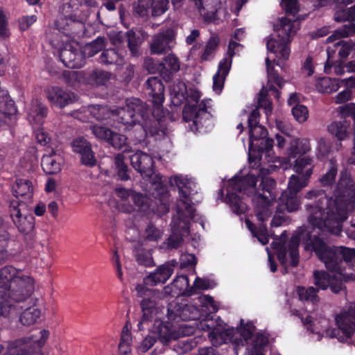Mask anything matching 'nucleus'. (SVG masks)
I'll list each match as a JSON object with an SVG mask.
<instances>
[{"label":"nucleus","instance_id":"obj_1","mask_svg":"<svg viewBox=\"0 0 355 355\" xmlns=\"http://www.w3.org/2000/svg\"><path fill=\"white\" fill-rule=\"evenodd\" d=\"M180 96L185 102L182 113L185 128L195 133L211 132L214 126L213 115L208 110L211 107V100L205 99L199 103L200 92L193 85H187L179 80Z\"/></svg>","mask_w":355,"mask_h":355},{"label":"nucleus","instance_id":"obj_2","mask_svg":"<svg viewBox=\"0 0 355 355\" xmlns=\"http://www.w3.org/2000/svg\"><path fill=\"white\" fill-rule=\"evenodd\" d=\"M198 193L196 179L179 174V248L184 236L190 234L191 221L195 218L193 196Z\"/></svg>","mask_w":355,"mask_h":355},{"label":"nucleus","instance_id":"obj_3","mask_svg":"<svg viewBox=\"0 0 355 355\" xmlns=\"http://www.w3.org/2000/svg\"><path fill=\"white\" fill-rule=\"evenodd\" d=\"M319 200L316 202L306 205L309 225L312 229H318L319 232L328 230L334 234L338 235L342 231V223L345 220H340L337 217V207L330 201L325 205Z\"/></svg>","mask_w":355,"mask_h":355},{"label":"nucleus","instance_id":"obj_4","mask_svg":"<svg viewBox=\"0 0 355 355\" xmlns=\"http://www.w3.org/2000/svg\"><path fill=\"white\" fill-rule=\"evenodd\" d=\"M259 176L248 173L246 175L240 176L235 175L230 180L225 197V202L231 207L232 211L236 215H241L245 212L247 206L235 191L242 193L248 196L255 195L257 192V183Z\"/></svg>","mask_w":355,"mask_h":355},{"label":"nucleus","instance_id":"obj_5","mask_svg":"<svg viewBox=\"0 0 355 355\" xmlns=\"http://www.w3.org/2000/svg\"><path fill=\"white\" fill-rule=\"evenodd\" d=\"M49 336V331L43 329L38 335L33 334L28 338H24L9 343L7 352L3 355H42V347ZM3 346L0 345V354Z\"/></svg>","mask_w":355,"mask_h":355},{"label":"nucleus","instance_id":"obj_6","mask_svg":"<svg viewBox=\"0 0 355 355\" xmlns=\"http://www.w3.org/2000/svg\"><path fill=\"white\" fill-rule=\"evenodd\" d=\"M355 200V181L351 176L342 173L335 191V199L331 202L337 207L338 219H347V209L349 203Z\"/></svg>","mask_w":355,"mask_h":355},{"label":"nucleus","instance_id":"obj_7","mask_svg":"<svg viewBox=\"0 0 355 355\" xmlns=\"http://www.w3.org/2000/svg\"><path fill=\"white\" fill-rule=\"evenodd\" d=\"M287 17L279 19V27L277 28V35L267 40L266 46L268 51L273 53H279L285 60L288 59L290 49L288 43L290 37L295 33L293 31V22Z\"/></svg>","mask_w":355,"mask_h":355},{"label":"nucleus","instance_id":"obj_8","mask_svg":"<svg viewBox=\"0 0 355 355\" xmlns=\"http://www.w3.org/2000/svg\"><path fill=\"white\" fill-rule=\"evenodd\" d=\"M114 119L128 128L140 123V118L144 119L147 109L140 99L132 98L126 100L125 106L114 110Z\"/></svg>","mask_w":355,"mask_h":355},{"label":"nucleus","instance_id":"obj_9","mask_svg":"<svg viewBox=\"0 0 355 355\" xmlns=\"http://www.w3.org/2000/svg\"><path fill=\"white\" fill-rule=\"evenodd\" d=\"M22 271L12 266H7L0 269V315H8L13 313L17 306L15 304L4 305L7 302L6 296L11 284Z\"/></svg>","mask_w":355,"mask_h":355},{"label":"nucleus","instance_id":"obj_10","mask_svg":"<svg viewBox=\"0 0 355 355\" xmlns=\"http://www.w3.org/2000/svg\"><path fill=\"white\" fill-rule=\"evenodd\" d=\"M336 324L338 328L329 329L327 334L332 338H336L340 343L347 342L355 333V311H349L338 315Z\"/></svg>","mask_w":355,"mask_h":355},{"label":"nucleus","instance_id":"obj_11","mask_svg":"<svg viewBox=\"0 0 355 355\" xmlns=\"http://www.w3.org/2000/svg\"><path fill=\"white\" fill-rule=\"evenodd\" d=\"M34 291V279L25 275L23 271L17 279L11 284L6 296L7 302L4 305L12 304L11 300L16 302H24L27 300Z\"/></svg>","mask_w":355,"mask_h":355},{"label":"nucleus","instance_id":"obj_12","mask_svg":"<svg viewBox=\"0 0 355 355\" xmlns=\"http://www.w3.org/2000/svg\"><path fill=\"white\" fill-rule=\"evenodd\" d=\"M137 296L144 297L140 304L143 311L142 320L139 326L145 320H149L152 315L157 313V298H159L160 293L158 290L150 289L143 284H138L135 287Z\"/></svg>","mask_w":355,"mask_h":355},{"label":"nucleus","instance_id":"obj_13","mask_svg":"<svg viewBox=\"0 0 355 355\" xmlns=\"http://www.w3.org/2000/svg\"><path fill=\"white\" fill-rule=\"evenodd\" d=\"M26 207L24 203H19V201L13 200L10 205V215L19 231L26 234L34 228V218L31 215L24 213Z\"/></svg>","mask_w":355,"mask_h":355},{"label":"nucleus","instance_id":"obj_14","mask_svg":"<svg viewBox=\"0 0 355 355\" xmlns=\"http://www.w3.org/2000/svg\"><path fill=\"white\" fill-rule=\"evenodd\" d=\"M148 94L152 98L153 105V115L160 117L163 115V102L164 101V87L161 79L157 76L148 78L146 82Z\"/></svg>","mask_w":355,"mask_h":355},{"label":"nucleus","instance_id":"obj_15","mask_svg":"<svg viewBox=\"0 0 355 355\" xmlns=\"http://www.w3.org/2000/svg\"><path fill=\"white\" fill-rule=\"evenodd\" d=\"M341 39L342 38L338 39L339 41L334 44L335 49L331 50L330 47H329L327 49L328 58L324 64V71L326 73H328V70H330L331 68L334 66L335 67V71L337 73H340L342 74L343 73V69L342 67L343 62L340 61L339 63H338V64H336L337 62L334 63L333 61H331V53H334L335 51H338L339 57L341 59H345L354 50H355L354 42H353L352 40H344Z\"/></svg>","mask_w":355,"mask_h":355},{"label":"nucleus","instance_id":"obj_16","mask_svg":"<svg viewBox=\"0 0 355 355\" xmlns=\"http://www.w3.org/2000/svg\"><path fill=\"white\" fill-rule=\"evenodd\" d=\"M59 56L64 65L69 68H80L85 64L84 54L76 42L66 44Z\"/></svg>","mask_w":355,"mask_h":355},{"label":"nucleus","instance_id":"obj_17","mask_svg":"<svg viewBox=\"0 0 355 355\" xmlns=\"http://www.w3.org/2000/svg\"><path fill=\"white\" fill-rule=\"evenodd\" d=\"M46 98L55 107L62 109L77 101V96L72 92L58 86L48 88L45 91Z\"/></svg>","mask_w":355,"mask_h":355},{"label":"nucleus","instance_id":"obj_18","mask_svg":"<svg viewBox=\"0 0 355 355\" xmlns=\"http://www.w3.org/2000/svg\"><path fill=\"white\" fill-rule=\"evenodd\" d=\"M175 33L171 28H168L154 36L150 44V51L154 54H162L175 45Z\"/></svg>","mask_w":355,"mask_h":355},{"label":"nucleus","instance_id":"obj_19","mask_svg":"<svg viewBox=\"0 0 355 355\" xmlns=\"http://www.w3.org/2000/svg\"><path fill=\"white\" fill-rule=\"evenodd\" d=\"M73 150L80 155L81 163L87 166H94L96 164L95 153L92 149L91 144L84 139L79 137L71 143Z\"/></svg>","mask_w":355,"mask_h":355},{"label":"nucleus","instance_id":"obj_20","mask_svg":"<svg viewBox=\"0 0 355 355\" xmlns=\"http://www.w3.org/2000/svg\"><path fill=\"white\" fill-rule=\"evenodd\" d=\"M130 163L132 167L142 175L151 177L154 173V161L147 153L138 150L130 156Z\"/></svg>","mask_w":355,"mask_h":355},{"label":"nucleus","instance_id":"obj_21","mask_svg":"<svg viewBox=\"0 0 355 355\" xmlns=\"http://www.w3.org/2000/svg\"><path fill=\"white\" fill-rule=\"evenodd\" d=\"M152 332L158 335L157 338L164 346L169 345L172 340H176L178 339L176 327L169 321L163 322L159 320H156L154 323Z\"/></svg>","mask_w":355,"mask_h":355},{"label":"nucleus","instance_id":"obj_22","mask_svg":"<svg viewBox=\"0 0 355 355\" xmlns=\"http://www.w3.org/2000/svg\"><path fill=\"white\" fill-rule=\"evenodd\" d=\"M179 296L180 295L185 296H191L196 293V289L208 290L211 288L210 281L207 279H203L197 277L195 279L193 286H190L188 275H184L179 272Z\"/></svg>","mask_w":355,"mask_h":355},{"label":"nucleus","instance_id":"obj_23","mask_svg":"<svg viewBox=\"0 0 355 355\" xmlns=\"http://www.w3.org/2000/svg\"><path fill=\"white\" fill-rule=\"evenodd\" d=\"M324 263L326 268L332 272L343 275L345 270V266L340 265V259L337 246H329L318 258Z\"/></svg>","mask_w":355,"mask_h":355},{"label":"nucleus","instance_id":"obj_24","mask_svg":"<svg viewBox=\"0 0 355 355\" xmlns=\"http://www.w3.org/2000/svg\"><path fill=\"white\" fill-rule=\"evenodd\" d=\"M174 264L166 263L158 267L154 272L144 279V286H155L165 283L174 271Z\"/></svg>","mask_w":355,"mask_h":355},{"label":"nucleus","instance_id":"obj_25","mask_svg":"<svg viewBox=\"0 0 355 355\" xmlns=\"http://www.w3.org/2000/svg\"><path fill=\"white\" fill-rule=\"evenodd\" d=\"M64 160L60 154L54 150H47L42 158L41 165L47 174L58 173L63 166Z\"/></svg>","mask_w":355,"mask_h":355},{"label":"nucleus","instance_id":"obj_26","mask_svg":"<svg viewBox=\"0 0 355 355\" xmlns=\"http://www.w3.org/2000/svg\"><path fill=\"white\" fill-rule=\"evenodd\" d=\"M209 336L212 345L216 347L227 343L228 341L234 343L235 344L243 342L241 338H234V328H228L223 330L215 328L209 334Z\"/></svg>","mask_w":355,"mask_h":355},{"label":"nucleus","instance_id":"obj_27","mask_svg":"<svg viewBox=\"0 0 355 355\" xmlns=\"http://www.w3.org/2000/svg\"><path fill=\"white\" fill-rule=\"evenodd\" d=\"M277 202V211L279 213L295 211L301 205L297 194L293 195L292 192L288 191L282 193Z\"/></svg>","mask_w":355,"mask_h":355},{"label":"nucleus","instance_id":"obj_28","mask_svg":"<svg viewBox=\"0 0 355 355\" xmlns=\"http://www.w3.org/2000/svg\"><path fill=\"white\" fill-rule=\"evenodd\" d=\"M302 239L304 241V249L307 251L314 252L318 258L329 247L319 234H313L309 231L304 233Z\"/></svg>","mask_w":355,"mask_h":355},{"label":"nucleus","instance_id":"obj_29","mask_svg":"<svg viewBox=\"0 0 355 355\" xmlns=\"http://www.w3.org/2000/svg\"><path fill=\"white\" fill-rule=\"evenodd\" d=\"M252 201L254 204V211L257 220L261 222V224H264L271 216L272 211L270 209V206L272 204V201H268L264 194H259L254 196Z\"/></svg>","mask_w":355,"mask_h":355},{"label":"nucleus","instance_id":"obj_30","mask_svg":"<svg viewBox=\"0 0 355 355\" xmlns=\"http://www.w3.org/2000/svg\"><path fill=\"white\" fill-rule=\"evenodd\" d=\"M12 193L16 198H24L26 202H20L19 203H24L26 206L28 203L32 202L33 185L27 179H17L12 185Z\"/></svg>","mask_w":355,"mask_h":355},{"label":"nucleus","instance_id":"obj_31","mask_svg":"<svg viewBox=\"0 0 355 355\" xmlns=\"http://www.w3.org/2000/svg\"><path fill=\"white\" fill-rule=\"evenodd\" d=\"M340 107H338L339 113L343 118L342 121H335L331 122L327 127L330 134L334 135L339 141L345 140L349 137V129L351 125V121L347 120L348 116H343L340 112Z\"/></svg>","mask_w":355,"mask_h":355},{"label":"nucleus","instance_id":"obj_32","mask_svg":"<svg viewBox=\"0 0 355 355\" xmlns=\"http://www.w3.org/2000/svg\"><path fill=\"white\" fill-rule=\"evenodd\" d=\"M157 181L154 182V191L153 195L155 198L159 200L161 206V211L167 212L170 208L169 192L166 185L162 184V178L157 176Z\"/></svg>","mask_w":355,"mask_h":355},{"label":"nucleus","instance_id":"obj_33","mask_svg":"<svg viewBox=\"0 0 355 355\" xmlns=\"http://www.w3.org/2000/svg\"><path fill=\"white\" fill-rule=\"evenodd\" d=\"M312 175V168L306 169L304 173L301 175H292L290 177L288 189L286 191H291L293 195H297L305 187L307 186L309 180Z\"/></svg>","mask_w":355,"mask_h":355},{"label":"nucleus","instance_id":"obj_34","mask_svg":"<svg viewBox=\"0 0 355 355\" xmlns=\"http://www.w3.org/2000/svg\"><path fill=\"white\" fill-rule=\"evenodd\" d=\"M47 115V107L42 105L38 99L32 101L28 113V119L32 124L40 125Z\"/></svg>","mask_w":355,"mask_h":355},{"label":"nucleus","instance_id":"obj_35","mask_svg":"<svg viewBox=\"0 0 355 355\" xmlns=\"http://www.w3.org/2000/svg\"><path fill=\"white\" fill-rule=\"evenodd\" d=\"M310 150V144L307 139H297L290 143L287 155L291 160L305 155Z\"/></svg>","mask_w":355,"mask_h":355},{"label":"nucleus","instance_id":"obj_36","mask_svg":"<svg viewBox=\"0 0 355 355\" xmlns=\"http://www.w3.org/2000/svg\"><path fill=\"white\" fill-rule=\"evenodd\" d=\"M56 29L63 33L69 37H73L78 33L76 29L77 26H83V24L79 21L72 20L71 17H60L55 21Z\"/></svg>","mask_w":355,"mask_h":355},{"label":"nucleus","instance_id":"obj_37","mask_svg":"<svg viewBox=\"0 0 355 355\" xmlns=\"http://www.w3.org/2000/svg\"><path fill=\"white\" fill-rule=\"evenodd\" d=\"M275 187L276 182L273 178L270 177H263L261 178L258 189L259 191H261L262 192L260 193L257 190L254 196L259 194H264L267 198H268V201L275 202L277 198Z\"/></svg>","mask_w":355,"mask_h":355},{"label":"nucleus","instance_id":"obj_38","mask_svg":"<svg viewBox=\"0 0 355 355\" xmlns=\"http://www.w3.org/2000/svg\"><path fill=\"white\" fill-rule=\"evenodd\" d=\"M111 73L102 69H94L86 74L85 82L87 84L101 86L105 85L110 79Z\"/></svg>","mask_w":355,"mask_h":355},{"label":"nucleus","instance_id":"obj_39","mask_svg":"<svg viewBox=\"0 0 355 355\" xmlns=\"http://www.w3.org/2000/svg\"><path fill=\"white\" fill-rule=\"evenodd\" d=\"M131 202L133 205L130 203L128 205L127 207H124L123 211L130 213L135 210L146 211L150 206L149 199L146 196L135 191L132 194Z\"/></svg>","mask_w":355,"mask_h":355},{"label":"nucleus","instance_id":"obj_40","mask_svg":"<svg viewBox=\"0 0 355 355\" xmlns=\"http://www.w3.org/2000/svg\"><path fill=\"white\" fill-rule=\"evenodd\" d=\"M318 289L313 286L304 287L298 286L296 288V293L300 301L305 303L316 304L320 301L318 295Z\"/></svg>","mask_w":355,"mask_h":355},{"label":"nucleus","instance_id":"obj_41","mask_svg":"<svg viewBox=\"0 0 355 355\" xmlns=\"http://www.w3.org/2000/svg\"><path fill=\"white\" fill-rule=\"evenodd\" d=\"M87 110L94 118L100 121H107L114 118V110H111L107 105H89Z\"/></svg>","mask_w":355,"mask_h":355},{"label":"nucleus","instance_id":"obj_42","mask_svg":"<svg viewBox=\"0 0 355 355\" xmlns=\"http://www.w3.org/2000/svg\"><path fill=\"white\" fill-rule=\"evenodd\" d=\"M99 62L105 65H122L124 59L116 49H107L103 51L100 55Z\"/></svg>","mask_w":355,"mask_h":355},{"label":"nucleus","instance_id":"obj_43","mask_svg":"<svg viewBox=\"0 0 355 355\" xmlns=\"http://www.w3.org/2000/svg\"><path fill=\"white\" fill-rule=\"evenodd\" d=\"M338 80L329 77H322L316 80L315 88L320 93L331 94L339 89Z\"/></svg>","mask_w":355,"mask_h":355},{"label":"nucleus","instance_id":"obj_44","mask_svg":"<svg viewBox=\"0 0 355 355\" xmlns=\"http://www.w3.org/2000/svg\"><path fill=\"white\" fill-rule=\"evenodd\" d=\"M179 269H186L187 274L193 275L196 274V266L197 258L193 253L182 252L180 257Z\"/></svg>","mask_w":355,"mask_h":355},{"label":"nucleus","instance_id":"obj_45","mask_svg":"<svg viewBox=\"0 0 355 355\" xmlns=\"http://www.w3.org/2000/svg\"><path fill=\"white\" fill-rule=\"evenodd\" d=\"M220 44V37L217 34H213L206 42L204 50L200 58L202 61L210 60L213 58Z\"/></svg>","mask_w":355,"mask_h":355},{"label":"nucleus","instance_id":"obj_46","mask_svg":"<svg viewBox=\"0 0 355 355\" xmlns=\"http://www.w3.org/2000/svg\"><path fill=\"white\" fill-rule=\"evenodd\" d=\"M41 315L40 310L35 306H30L21 313L19 320L24 326L35 324Z\"/></svg>","mask_w":355,"mask_h":355},{"label":"nucleus","instance_id":"obj_47","mask_svg":"<svg viewBox=\"0 0 355 355\" xmlns=\"http://www.w3.org/2000/svg\"><path fill=\"white\" fill-rule=\"evenodd\" d=\"M105 46V38L103 37H98L91 43L85 45L82 50L85 59L90 58L96 55Z\"/></svg>","mask_w":355,"mask_h":355},{"label":"nucleus","instance_id":"obj_48","mask_svg":"<svg viewBox=\"0 0 355 355\" xmlns=\"http://www.w3.org/2000/svg\"><path fill=\"white\" fill-rule=\"evenodd\" d=\"M199 310L192 304L180 306L179 304V319L187 320H197L200 319Z\"/></svg>","mask_w":355,"mask_h":355},{"label":"nucleus","instance_id":"obj_49","mask_svg":"<svg viewBox=\"0 0 355 355\" xmlns=\"http://www.w3.org/2000/svg\"><path fill=\"white\" fill-rule=\"evenodd\" d=\"M355 33V23L350 22L348 25H344L341 28L336 30L327 39V42H333L338 39L347 37Z\"/></svg>","mask_w":355,"mask_h":355},{"label":"nucleus","instance_id":"obj_50","mask_svg":"<svg viewBox=\"0 0 355 355\" xmlns=\"http://www.w3.org/2000/svg\"><path fill=\"white\" fill-rule=\"evenodd\" d=\"M313 158L309 156H302L295 159L293 170L295 172L301 175L304 173L306 168H311L313 169Z\"/></svg>","mask_w":355,"mask_h":355},{"label":"nucleus","instance_id":"obj_51","mask_svg":"<svg viewBox=\"0 0 355 355\" xmlns=\"http://www.w3.org/2000/svg\"><path fill=\"white\" fill-rule=\"evenodd\" d=\"M125 37L127 38L128 46L133 56H137L139 54V46L141 41L139 37H137L136 33L130 30L126 32Z\"/></svg>","mask_w":355,"mask_h":355},{"label":"nucleus","instance_id":"obj_52","mask_svg":"<svg viewBox=\"0 0 355 355\" xmlns=\"http://www.w3.org/2000/svg\"><path fill=\"white\" fill-rule=\"evenodd\" d=\"M314 284L322 290L329 288L332 275L325 271L315 270L313 273Z\"/></svg>","mask_w":355,"mask_h":355},{"label":"nucleus","instance_id":"obj_53","mask_svg":"<svg viewBox=\"0 0 355 355\" xmlns=\"http://www.w3.org/2000/svg\"><path fill=\"white\" fill-rule=\"evenodd\" d=\"M114 164L117 170V174L121 180H128L130 178L128 175V166L124 163V156L118 154L114 158Z\"/></svg>","mask_w":355,"mask_h":355},{"label":"nucleus","instance_id":"obj_54","mask_svg":"<svg viewBox=\"0 0 355 355\" xmlns=\"http://www.w3.org/2000/svg\"><path fill=\"white\" fill-rule=\"evenodd\" d=\"M149 8H151L152 15L154 17L160 16L166 12L168 1V0H147Z\"/></svg>","mask_w":355,"mask_h":355},{"label":"nucleus","instance_id":"obj_55","mask_svg":"<svg viewBox=\"0 0 355 355\" xmlns=\"http://www.w3.org/2000/svg\"><path fill=\"white\" fill-rule=\"evenodd\" d=\"M255 329V326L251 322L245 323L244 320L241 319L240 325L237 327V331L245 340H248L252 338Z\"/></svg>","mask_w":355,"mask_h":355},{"label":"nucleus","instance_id":"obj_56","mask_svg":"<svg viewBox=\"0 0 355 355\" xmlns=\"http://www.w3.org/2000/svg\"><path fill=\"white\" fill-rule=\"evenodd\" d=\"M250 130V143L249 146L254 145L255 141H259L261 139H264L268 135L267 129L261 125H258L249 129Z\"/></svg>","mask_w":355,"mask_h":355},{"label":"nucleus","instance_id":"obj_57","mask_svg":"<svg viewBox=\"0 0 355 355\" xmlns=\"http://www.w3.org/2000/svg\"><path fill=\"white\" fill-rule=\"evenodd\" d=\"M281 7L287 16L295 17L300 11L298 0H281Z\"/></svg>","mask_w":355,"mask_h":355},{"label":"nucleus","instance_id":"obj_58","mask_svg":"<svg viewBox=\"0 0 355 355\" xmlns=\"http://www.w3.org/2000/svg\"><path fill=\"white\" fill-rule=\"evenodd\" d=\"M90 130L92 134L98 139L108 142L112 136V130L107 127L102 125H92Z\"/></svg>","mask_w":355,"mask_h":355},{"label":"nucleus","instance_id":"obj_59","mask_svg":"<svg viewBox=\"0 0 355 355\" xmlns=\"http://www.w3.org/2000/svg\"><path fill=\"white\" fill-rule=\"evenodd\" d=\"M274 141L272 139L266 138L261 139L259 141H255L254 145L250 146V148H254L259 153H268L273 147Z\"/></svg>","mask_w":355,"mask_h":355},{"label":"nucleus","instance_id":"obj_60","mask_svg":"<svg viewBox=\"0 0 355 355\" xmlns=\"http://www.w3.org/2000/svg\"><path fill=\"white\" fill-rule=\"evenodd\" d=\"M164 114L160 117H157L153 115L156 118V121L154 122L153 125L148 126L147 124H142V127L144 129L146 135H150V136H159L163 137L165 135V131L164 129L159 128L157 125L159 124V121L164 116Z\"/></svg>","mask_w":355,"mask_h":355},{"label":"nucleus","instance_id":"obj_61","mask_svg":"<svg viewBox=\"0 0 355 355\" xmlns=\"http://www.w3.org/2000/svg\"><path fill=\"white\" fill-rule=\"evenodd\" d=\"M338 254L340 259V265L344 266V262L348 263L355 260V249L344 246L338 247Z\"/></svg>","mask_w":355,"mask_h":355},{"label":"nucleus","instance_id":"obj_62","mask_svg":"<svg viewBox=\"0 0 355 355\" xmlns=\"http://www.w3.org/2000/svg\"><path fill=\"white\" fill-rule=\"evenodd\" d=\"M292 114L295 120L300 123L306 121L309 116L307 107L302 104L295 105L292 108Z\"/></svg>","mask_w":355,"mask_h":355},{"label":"nucleus","instance_id":"obj_63","mask_svg":"<svg viewBox=\"0 0 355 355\" xmlns=\"http://www.w3.org/2000/svg\"><path fill=\"white\" fill-rule=\"evenodd\" d=\"M337 175V166L332 165L329 171L324 174L320 181L323 187H329L335 182V179Z\"/></svg>","mask_w":355,"mask_h":355},{"label":"nucleus","instance_id":"obj_64","mask_svg":"<svg viewBox=\"0 0 355 355\" xmlns=\"http://www.w3.org/2000/svg\"><path fill=\"white\" fill-rule=\"evenodd\" d=\"M198 345L196 338H179V349L182 353H186Z\"/></svg>","mask_w":355,"mask_h":355}]
</instances>
